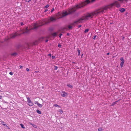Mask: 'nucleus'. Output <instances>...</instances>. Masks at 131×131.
<instances>
[{"mask_svg": "<svg viewBox=\"0 0 131 131\" xmlns=\"http://www.w3.org/2000/svg\"><path fill=\"white\" fill-rule=\"evenodd\" d=\"M115 6L117 7L120 6V3L117 1H115L114 3L105 6L102 8L99 9L91 13L87 14L86 15L80 18L75 21L72 24V25H74V24H77L82 23L83 21L88 19L89 18H92L94 15H97L101 13H103L105 10L111 8L113 6Z\"/></svg>", "mask_w": 131, "mask_h": 131, "instance_id": "nucleus-1", "label": "nucleus"}, {"mask_svg": "<svg viewBox=\"0 0 131 131\" xmlns=\"http://www.w3.org/2000/svg\"><path fill=\"white\" fill-rule=\"evenodd\" d=\"M89 3V1L88 0H86L85 1L81 2V3L78 4L75 6L70 8L66 11L63 12L61 14L59 12L56 15V18L58 19L61 18L62 17H64L68 15L71 14L75 12L77 9L83 7Z\"/></svg>", "mask_w": 131, "mask_h": 131, "instance_id": "nucleus-2", "label": "nucleus"}, {"mask_svg": "<svg viewBox=\"0 0 131 131\" xmlns=\"http://www.w3.org/2000/svg\"><path fill=\"white\" fill-rule=\"evenodd\" d=\"M29 31V30L27 29V27L24 29H21L20 30V34H18V35H20L21 34H24L25 33H28ZM18 35L17 34L15 33L12 34L10 35V37L11 38H14L16 36Z\"/></svg>", "mask_w": 131, "mask_h": 131, "instance_id": "nucleus-3", "label": "nucleus"}, {"mask_svg": "<svg viewBox=\"0 0 131 131\" xmlns=\"http://www.w3.org/2000/svg\"><path fill=\"white\" fill-rule=\"evenodd\" d=\"M45 24L44 20H40L39 21V23H34L32 27L31 28L30 30H32L37 28L40 26L44 25Z\"/></svg>", "mask_w": 131, "mask_h": 131, "instance_id": "nucleus-4", "label": "nucleus"}, {"mask_svg": "<svg viewBox=\"0 0 131 131\" xmlns=\"http://www.w3.org/2000/svg\"><path fill=\"white\" fill-rule=\"evenodd\" d=\"M27 102H28V104L30 106H32L33 104V103L31 101L29 97H27Z\"/></svg>", "mask_w": 131, "mask_h": 131, "instance_id": "nucleus-5", "label": "nucleus"}, {"mask_svg": "<svg viewBox=\"0 0 131 131\" xmlns=\"http://www.w3.org/2000/svg\"><path fill=\"white\" fill-rule=\"evenodd\" d=\"M60 94L61 96L63 97L67 96L68 95L67 93L64 91H62L60 92Z\"/></svg>", "mask_w": 131, "mask_h": 131, "instance_id": "nucleus-6", "label": "nucleus"}, {"mask_svg": "<svg viewBox=\"0 0 131 131\" xmlns=\"http://www.w3.org/2000/svg\"><path fill=\"white\" fill-rule=\"evenodd\" d=\"M51 22V21L50 19H46L45 20H44V22L45 24H47Z\"/></svg>", "mask_w": 131, "mask_h": 131, "instance_id": "nucleus-7", "label": "nucleus"}, {"mask_svg": "<svg viewBox=\"0 0 131 131\" xmlns=\"http://www.w3.org/2000/svg\"><path fill=\"white\" fill-rule=\"evenodd\" d=\"M57 19L56 17H51L50 18V19L51 22H52L54 21H55Z\"/></svg>", "mask_w": 131, "mask_h": 131, "instance_id": "nucleus-8", "label": "nucleus"}, {"mask_svg": "<svg viewBox=\"0 0 131 131\" xmlns=\"http://www.w3.org/2000/svg\"><path fill=\"white\" fill-rule=\"evenodd\" d=\"M119 10L121 12L123 13L125 11V9L124 8H121L119 9Z\"/></svg>", "mask_w": 131, "mask_h": 131, "instance_id": "nucleus-9", "label": "nucleus"}, {"mask_svg": "<svg viewBox=\"0 0 131 131\" xmlns=\"http://www.w3.org/2000/svg\"><path fill=\"white\" fill-rule=\"evenodd\" d=\"M119 100H118V101H116L114 102V103H112L111 105V106H113L114 105H115V104H116V103L117 102H118V101H119Z\"/></svg>", "mask_w": 131, "mask_h": 131, "instance_id": "nucleus-10", "label": "nucleus"}, {"mask_svg": "<svg viewBox=\"0 0 131 131\" xmlns=\"http://www.w3.org/2000/svg\"><path fill=\"white\" fill-rule=\"evenodd\" d=\"M124 61H122L120 64V66L121 68L122 67H123L124 64Z\"/></svg>", "mask_w": 131, "mask_h": 131, "instance_id": "nucleus-11", "label": "nucleus"}, {"mask_svg": "<svg viewBox=\"0 0 131 131\" xmlns=\"http://www.w3.org/2000/svg\"><path fill=\"white\" fill-rule=\"evenodd\" d=\"M78 53V55L79 56H80V50L79 49V48H78L77 49Z\"/></svg>", "mask_w": 131, "mask_h": 131, "instance_id": "nucleus-12", "label": "nucleus"}, {"mask_svg": "<svg viewBox=\"0 0 131 131\" xmlns=\"http://www.w3.org/2000/svg\"><path fill=\"white\" fill-rule=\"evenodd\" d=\"M67 86L69 88H72L73 87V86L72 85L70 84H68L67 85Z\"/></svg>", "mask_w": 131, "mask_h": 131, "instance_id": "nucleus-13", "label": "nucleus"}, {"mask_svg": "<svg viewBox=\"0 0 131 131\" xmlns=\"http://www.w3.org/2000/svg\"><path fill=\"white\" fill-rule=\"evenodd\" d=\"M128 0H118V1H119L120 2V3H122L123 2V1H125L126 2Z\"/></svg>", "mask_w": 131, "mask_h": 131, "instance_id": "nucleus-14", "label": "nucleus"}, {"mask_svg": "<svg viewBox=\"0 0 131 131\" xmlns=\"http://www.w3.org/2000/svg\"><path fill=\"white\" fill-rule=\"evenodd\" d=\"M36 112L38 113L39 114H41V112L38 110H36Z\"/></svg>", "mask_w": 131, "mask_h": 131, "instance_id": "nucleus-15", "label": "nucleus"}, {"mask_svg": "<svg viewBox=\"0 0 131 131\" xmlns=\"http://www.w3.org/2000/svg\"><path fill=\"white\" fill-rule=\"evenodd\" d=\"M40 107H41L42 106V104L38 103V104L37 105Z\"/></svg>", "mask_w": 131, "mask_h": 131, "instance_id": "nucleus-16", "label": "nucleus"}, {"mask_svg": "<svg viewBox=\"0 0 131 131\" xmlns=\"http://www.w3.org/2000/svg\"><path fill=\"white\" fill-rule=\"evenodd\" d=\"M20 125L22 128L24 129L25 128V127H24V125L23 124H20Z\"/></svg>", "mask_w": 131, "mask_h": 131, "instance_id": "nucleus-17", "label": "nucleus"}, {"mask_svg": "<svg viewBox=\"0 0 131 131\" xmlns=\"http://www.w3.org/2000/svg\"><path fill=\"white\" fill-rule=\"evenodd\" d=\"M68 27L69 29H71L72 28V26L70 25H68Z\"/></svg>", "mask_w": 131, "mask_h": 131, "instance_id": "nucleus-18", "label": "nucleus"}, {"mask_svg": "<svg viewBox=\"0 0 131 131\" xmlns=\"http://www.w3.org/2000/svg\"><path fill=\"white\" fill-rule=\"evenodd\" d=\"M59 112L61 114H62L63 113V111L61 109L59 110Z\"/></svg>", "mask_w": 131, "mask_h": 131, "instance_id": "nucleus-19", "label": "nucleus"}, {"mask_svg": "<svg viewBox=\"0 0 131 131\" xmlns=\"http://www.w3.org/2000/svg\"><path fill=\"white\" fill-rule=\"evenodd\" d=\"M49 5L48 4H47L44 7V8H47L48 7H49Z\"/></svg>", "mask_w": 131, "mask_h": 131, "instance_id": "nucleus-20", "label": "nucleus"}, {"mask_svg": "<svg viewBox=\"0 0 131 131\" xmlns=\"http://www.w3.org/2000/svg\"><path fill=\"white\" fill-rule=\"evenodd\" d=\"M120 60L122 61H124L123 57H121L120 58Z\"/></svg>", "mask_w": 131, "mask_h": 131, "instance_id": "nucleus-21", "label": "nucleus"}, {"mask_svg": "<svg viewBox=\"0 0 131 131\" xmlns=\"http://www.w3.org/2000/svg\"><path fill=\"white\" fill-rule=\"evenodd\" d=\"M89 30V29H86L85 30L84 32L85 33H86Z\"/></svg>", "mask_w": 131, "mask_h": 131, "instance_id": "nucleus-22", "label": "nucleus"}, {"mask_svg": "<svg viewBox=\"0 0 131 131\" xmlns=\"http://www.w3.org/2000/svg\"><path fill=\"white\" fill-rule=\"evenodd\" d=\"M53 106H54L55 107H60V106L59 105H58L57 104H54L53 105Z\"/></svg>", "mask_w": 131, "mask_h": 131, "instance_id": "nucleus-23", "label": "nucleus"}, {"mask_svg": "<svg viewBox=\"0 0 131 131\" xmlns=\"http://www.w3.org/2000/svg\"><path fill=\"white\" fill-rule=\"evenodd\" d=\"M16 54H17V53H14L12 54L11 55L12 56H15V55H16Z\"/></svg>", "mask_w": 131, "mask_h": 131, "instance_id": "nucleus-24", "label": "nucleus"}, {"mask_svg": "<svg viewBox=\"0 0 131 131\" xmlns=\"http://www.w3.org/2000/svg\"><path fill=\"white\" fill-rule=\"evenodd\" d=\"M102 129H103L102 128H100L98 129V131H102Z\"/></svg>", "mask_w": 131, "mask_h": 131, "instance_id": "nucleus-25", "label": "nucleus"}, {"mask_svg": "<svg viewBox=\"0 0 131 131\" xmlns=\"http://www.w3.org/2000/svg\"><path fill=\"white\" fill-rule=\"evenodd\" d=\"M52 35L54 36H55L57 35V34L56 33H54Z\"/></svg>", "mask_w": 131, "mask_h": 131, "instance_id": "nucleus-26", "label": "nucleus"}, {"mask_svg": "<svg viewBox=\"0 0 131 131\" xmlns=\"http://www.w3.org/2000/svg\"><path fill=\"white\" fill-rule=\"evenodd\" d=\"M89 1V3L91 2H93L95 0H88Z\"/></svg>", "mask_w": 131, "mask_h": 131, "instance_id": "nucleus-27", "label": "nucleus"}, {"mask_svg": "<svg viewBox=\"0 0 131 131\" xmlns=\"http://www.w3.org/2000/svg\"><path fill=\"white\" fill-rule=\"evenodd\" d=\"M58 46L59 48H61V45L60 44H59L58 45Z\"/></svg>", "mask_w": 131, "mask_h": 131, "instance_id": "nucleus-28", "label": "nucleus"}, {"mask_svg": "<svg viewBox=\"0 0 131 131\" xmlns=\"http://www.w3.org/2000/svg\"><path fill=\"white\" fill-rule=\"evenodd\" d=\"M35 104H37V105L39 103L37 101H36L35 102Z\"/></svg>", "mask_w": 131, "mask_h": 131, "instance_id": "nucleus-29", "label": "nucleus"}, {"mask_svg": "<svg viewBox=\"0 0 131 131\" xmlns=\"http://www.w3.org/2000/svg\"><path fill=\"white\" fill-rule=\"evenodd\" d=\"M54 67H54V69L55 70H57L58 68V67L57 66H55Z\"/></svg>", "mask_w": 131, "mask_h": 131, "instance_id": "nucleus-30", "label": "nucleus"}, {"mask_svg": "<svg viewBox=\"0 0 131 131\" xmlns=\"http://www.w3.org/2000/svg\"><path fill=\"white\" fill-rule=\"evenodd\" d=\"M54 10V8H52L51 9V13H52L53 12V11Z\"/></svg>", "mask_w": 131, "mask_h": 131, "instance_id": "nucleus-31", "label": "nucleus"}, {"mask_svg": "<svg viewBox=\"0 0 131 131\" xmlns=\"http://www.w3.org/2000/svg\"><path fill=\"white\" fill-rule=\"evenodd\" d=\"M9 74L11 75H12L13 74V73L12 72H9Z\"/></svg>", "mask_w": 131, "mask_h": 131, "instance_id": "nucleus-32", "label": "nucleus"}, {"mask_svg": "<svg viewBox=\"0 0 131 131\" xmlns=\"http://www.w3.org/2000/svg\"><path fill=\"white\" fill-rule=\"evenodd\" d=\"M96 37V35L93 38V39H94V40L95 39Z\"/></svg>", "mask_w": 131, "mask_h": 131, "instance_id": "nucleus-33", "label": "nucleus"}, {"mask_svg": "<svg viewBox=\"0 0 131 131\" xmlns=\"http://www.w3.org/2000/svg\"><path fill=\"white\" fill-rule=\"evenodd\" d=\"M55 58V56H52V58L53 59H54Z\"/></svg>", "mask_w": 131, "mask_h": 131, "instance_id": "nucleus-34", "label": "nucleus"}, {"mask_svg": "<svg viewBox=\"0 0 131 131\" xmlns=\"http://www.w3.org/2000/svg\"><path fill=\"white\" fill-rule=\"evenodd\" d=\"M26 70L27 71H29V69L28 68H26Z\"/></svg>", "mask_w": 131, "mask_h": 131, "instance_id": "nucleus-35", "label": "nucleus"}, {"mask_svg": "<svg viewBox=\"0 0 131 131\" xmlns=\"http://www.w3.org/2000/svg\"><path fill=\"white\" fill-rule=\"evenodd\" d=\"M31 1V0H26V2H29V1Z\"/></svg>", "mask_w": 131, "mask_h": 131, "instance_id": "nucleus-36", "label": "nucleus"}, {"mask_svg": "<svg viewBox=\"0 0 131 131\" xmlns=\"http://www.w3.org/2000/svg\"><path fill=\"white\" fill-rule=\"evenodd\" d=\"M62 35V34H60L59 35V37L60 38H61V36Z\"/></svg>", "mask_w": 131, "mask_h": 131, "instance_id": "nucleus-37", "label": "nucleus"}, {"mask_svg": "<svg viewBox=\"0 0 131 131\" xmlns=\"http://www.w3.org/2000/svg\"><path fill=\"white\" fill-rule=\"evenodd\" d=\"M24 24L23 23L21 22V26H23L24 25Z\"/></svg>", "mask_w": 131, "mask_h": 131, "instance_id": "nucleus-38", "label": "nucleus"}, {"mask_svg": "<svg viewBox=\"0 0 131 131\" xmlns=\"http://www.w3.org/2000/svg\"><path fill=\"white\" fill-rule=\"evenodd\" d=\"M19 67H20V68H23V66H21V65Z\"/></svg>", "mask_w": 131, "mask_h": 131, "instance_id": "nucleus-39", "label": "nucleus"}, {"mask_svg": "<svg viewBox=\"0 0 131 131\" xmlns=\"http://www.w3.org/2000/svg\"><path fill=\"white\" fill-rule=\"evenodd\" d=\"M48 11V9H46L45 11H44V12H47V11Z\"/></svg>", "mask_w": 131, "mask_h": 131, "instance_id": "nucleus-40", "label": "nucleus"}, {"mask_svg": "<svg viewBox=\"0 0 131 131\" xmlns=\"http://www.w3.org/2000/svg\"><path fill=\"white\" fill-rule=\"evenodd\" d=\"M3 125L4 126H7V125H6V124H3Z\"/></svg>", "mask_w": 131, "mask_h": 131, "instance_id": "nucleus-41", "label": "nucleus"}, {"mask_svg": "<svg viewBox=\"0 0 131 131\" xmlns=\"http://www.w3.org/2000/svg\"><path fill=\"white\" fill-rule=\"evenodd\" d=\"M2 98V96L0 95V99H1Z\"/></svg>", "mask_w": 131, "mask_h": 131, "instance_id": "nucleus-42", "label": "nucleus"}, {"mask_svg": "<svg viewBox=\"0 0 131 131\" xmlns=\"http://www.w3.org/2000/svg\"><path fill=\"white\" fill-rule=\"evenodd\" d=\"M39 72V71H35V73H38V72Z\"/></svg>", "mask_w": 131, "mask_h": 131, "instance_id": "nucleus-43", "label": "nucleus"}, {"mask_svg": "<svg viewBox=\"0 0 131 131\" xmlns=\"http://www.w3.org/2000/svg\"><path fill=\"white\" fill-rule=\"evenodd\" d=\"M48 41V40H46V42H47Z\"/></svg>", "mask_w": 131, "mask_h": 131, "instance_id": "nucleus-44", "label": "nucleus"}, {"mask_svg": "<svg viewBox=\"0 0 131 131\" xmlns=\"http://www.w3.org/2000/svg\"><path fill=\"white\" fill-rule=\"evenodd\" d=\"M81 25H80L79 26V27H81Z\"/></svg>", "mask_w": 131, "mask_h": 131, "instance_id": "nucleus-45", "label": "nucleus"}, {"mask_svg": "<svg viewBox=\"0 0 131 131\" xmlns=\"http://www.w3.org/2000/svg\"><path fill=\"white\" fill-rule=\"evenodd\" d=\"M109 54H110V53H107V55H108Z\"/></svg>", "mask_w": 131, "mask_h": 131, "instance_id": "nucleus-46", "label": "nucleus"}, {"mask_svg": "<svg viewBox=\"0 0 131 131\" xmlns=\"http://www.w3.org/2000/svg\"><path fill=\"white\" fill-rule=\"evenodd\" d=\"M49 56H50L51 55V54L50 53H49L48 55Z\"/></svg>", "mask_w": 131, "mask_h": 131, "instance_id": "nucleus-47", "label": "nucleus"}, {"mask_svg": "<svg viewBox=\"0 0 131 131\" xmlns=\"http://www.w3.org/2000/svg\"><path fill=\"white\" fill-rule=\"evenodd\" d=\"M69 35V33H68L67 34V35L68 36V35Z\"/></svg>", "mask_w": 131, "mask_h": 131, "instance_id": "nucleus-48", "label": "nucleus"}, {"mask_svg": "<svg viewBox=\"0 0 131 131\" xmlns=\"http://www.w3.org/2000/svg\"><path fill=\"white\" fill-rule=\"evenodd\" d=\"M65 28L66 29H67V27H66Z\"/></svg>", "mask_w": 131, "mask_h": 131, "instance_id": "nucleus-49", "label": "nucleus"}, {"mask_svg": "<svg viewBox=\"0 0 131 131\" xmlns=\"http://www.w3.org/2000/svg\"><path fill=\"white\" fill-rule=\"evenodd\" d=\"M130 25H131V24H130Z\"/></svg>", "mask_w": 131, "mask_h": 131, "instance_id": "nucleus-50", "label": "nucleus"}]
</instances>
